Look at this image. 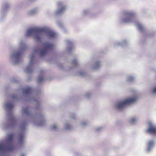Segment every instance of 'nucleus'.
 Listing matches in <instances>:
<instances>
[{
    "label": "nucleus",
    "instance_id": "20",
    "mask_svg": "<svg viewBox=\"0 0 156 156\" xmlns=\"http://www.w3.org/2000/svg\"><path fill=\"white\" fill-rule=\"evenodd\" d=\"M153 92L154 93H156V86L154 87L153 89Z\"/></svg>",
    "mask_w": 156,
    "mask_h": 156
},
{
    "label": "nucleus",
    "instance_id": "12",
    "mask_svg": "<svg viewBox=\"0 0 156 156\" xmlns=\"http://www.w3.org/2000/svg\"><path fill=\"white\" fill-rule=\"evenodd\" d=\"M24 136L23 134H20V135L19 141V142H23V140Z\"/></svg>",
    "mask_w": 156,
    "mask_h": 156
},
{
    "label": "nucleus",
    "instance_id": "25",
    "mask_svg": "<svg viewBox=\"0 0 156 156\" xmlns=\"http://www.w3.org/2000/svg\"><path fill=\"white\" fill-rule=\"evenodd\" d=\"M52 128L53 129H56V128H57V126L56 125H53L52 126Z\"/></svg>",
    "mask_w": 156,
    "mask_h": 156
},
{
    "label": "nucleus",
    "instance_id": "5",
    "mask_svg": "<svg viewBox=\"0 0 156 156\" xmlns=\"http://www.w3.org/2000/svg\"><path fill=\"white\" fill-rule=\"evenodd\" d=\"M148 125L149 127L146 130V132L151 134L156 135V126H153L151 122H149Z\"/></svg>",
    "mask_w": 156,
    "mask_h": 156
},
{
    "label": "nucleus",
    "instance_id": "8",
    "mask_svg": "<svg viewBox=\"0 0 156 156\" xmlns=\"http://www.w3.org/2000/svg\"><path fill=\"white\" fill-rule=\"evenodd\" d=\"M48 34V36L52 37H54L56 35V34L55 32L51 31H49Z\"/></svg>",
    "mask_w": 156,
    "mask_h": 156
},
{
    "label": "nucleus",
    "instance_id": "21",
    "mask_svg": "<svg viewBox=\"0 0 156 156\" xmlns=\"http://www.w3.org/2000/svg\"><path fill=\"white\" fill-rule=\"evenodd\" d=\"M129 20H130L129 19H124L123 21L125 22H129Z\"/></svg>",
    "mask_w": 156,
    "mask_h": 156
},
{
    "label": "nucleus",
    "instance_id": "19",
    "mask_svg": "<svg viewBox=\"0 0 156 156\" xmlns=\"http://www.w3.org/2000/svg\"><path fill=\"white\" fill-rule=\"evenodd\" d=\"M138 27L139 29L140 30H142L143 29V27L142 26V25H141L140 24L138 25Z\"/></svg>",
    "mask_w": 156,
    "mask_h": 156
},
{
    "label": "nucleus",
    "instance_id": "24",
    "mask_svg": "<svg viewBox=\"0 0 156 156\" xmlns=\"http://www.w3.org/2000/svg\"><path fill=\"white\" fill-rule=\"evenodd\" d=\"M133 77H130L129 78V79H128V80H129V81H132V80H133Z\"/></svg>",
    "mask_w": 156,
    "mask_h": 156
},
{
    "label": "nucleus",
    "instance_id": "7",
    "mask_svg": "<svg viewBox=\"0 0 156 156\" xmlns=\"http://www.w3.org/2000/svg\"><path fill=\"white\" fill-rule=\"evenodd\" d=\"M154 144V141L153 140H150L149 141L148 143V151H149L151 147L153 146Z\"/></svg>",
    "mask_w": 156,
    "mask_h": 156
},
{
    "label": "nucleus",
    "instance_id": "16",
    "mask_svg": "<svg viewBox=\"0 0 156 156\" xmlns=\"http://www.w3.org/2000/svg\"><path fill=\"white\" fill-rule=\"evenodd\" d=\"M45 123V121L44 120H42L38 124L39 126H42Z\"/></svg>",
    "mask_w": 156,
    "mask_h": 156
},
{
    "label": "nucleus",
    "instance_id": "22",
    "mask_svg": "<svg viewBox=\"0 0 156 156\" xmlns=\"http://www.w3.org/2000/svg\"><path fill=\"white\" fill-rule=\"evenodd\" d=\"M95 65H96V68L98 67L100 65V63L98 62H96Z\"/></svg>",
    "mask_w": 156,
    "mask_h": 156
},
{
    "label": "nucleus",
    "instance_id": "11",
    "mask_svg": "<svg viewBox=\"0 0 156 156\" xmlns=\"http://www.w3.org/2000/svg\"><path fill=\"white\" fill-rule=\"evenodd\" d=\"M21 55V53L20 52H18L15 54L14 56L17 59H18L20 57Z\"/></svg>",
    "mask_w": 156,
    "mask_h": 156
},
{
    "label": "nucleus",
    "instance_id": "3",
    "mask_svg": "<svg viewBox=\"0 0 156 156\" xmlns=\"http://www.w3.org/2000/svg\"><path fill=\"white\" fill-rule=\"evenodd\" d=\"M54 45L48 43H44L43 44V48L40 52L41 56H43L46 55L49 50L52 49Z\"/></svg>",
    "mask_w": 156,
    "mask_h": 156
},
{
    "label": "nucleus",
    "instance_id": "29",
    "mask_svg": "<svg viewBox=\"0 0 156 156\" xmlns=\"http://www.w3.org/2000/svg\"><path fill=\"white\" fill-rule=\"evenodd\" d=\"M32 58H33V57H31V59H32Z\"/></svg>",
    "mask_w": 156,
    "mask_h": 156
},
{
    "label": "nucleus",
    "instance_id": "6",
    "mask_svg": "<svg viewBox=\"0 0 156 156\" xmlns=\"http://www.w3.org/2000/svg\"><path fill=\"white\" fill-rule=\"evenodd\" d=\"M14 136V134L13 133H12L9 134L7 138L8 141L10 143L12 141Z\"/></svg>",
    "mask_w": 156,
    "mask_h": 156
},
{
    "label": "nucleus",
    "instance_id": "1",
    "mask_svg": "<svg viewBox=\"0 0 156 156\" xmlns=\"http://www.w3.org/2000/svg\"><path fill=\"white\" fill-rule=\"evenodd\" d=\"M46 32V29L44 28H31L29 29L27 31V36L35 34V38L37 41L40 40L42 33Z\"/></svg>",
    "mask_w": 156,
    "mask_h": 156
},
{
    "label": "nucleus",
    "instance_id": "14",
    "mask_svg": "<svg viewBox=\"0 0 156 156\" xmlns=\"http://www.w3.org/2000/svg\"><path fill=\"white\" fill-rule=\"evenodd\" d=\"M23 112L26 114L29 113V110L28 108H25L23 109Z\"/></svg>",
    "mask_w": 156,
    "mask_h": 156
},
{
    "label": "nucleus",
    "instance_id": "18",
    "mask_svg": "<svg viewBox=\"0 0 156 156\" xmlns=\"http://www.w3.org/2000/svg\"><path fill=\"white\" fill-rule=\"evenodd\" d=\"M136 121V119L135 118H132L131 119V120L130 121V122L131 123H133V122H135Z\"/></svg>",
    "mask_w": 156,
    "mask_h": 156
},
{
    "label": "nucleus",
    "instance_id": "4",
    "mask_svg": "<svg viewBox=\"0 0 156 156\" xmlns=\"http://www.w3.org/2000/svg\"><path fill=\"white\" fill-rule=\"evenodd\" d=\"M13 146L11 144L7 145L2 144H0V151H11L14 149Z\"/></svg>",
    "mask_w": 156,
    "mask_h": 156
},
{
    "label": "nucleus",
    "instance_id": "9",
    "mask_svg": "<svg viewBox=\"0 0 156 156\" xmlns=\"http://www.w3.org/2000/svg\"><path fill=\"white\" fill-rule=\"evenodd\" d=\"M32 90L30 87H28L23 91V93L25 94H29L32 91Z\"/></svg>",
    "mask_w": 156,
    "mask_h": 156
},
{
    "label": "nucleus",
    "instance_id": "30",
    "mask_svg": "<svg viewBox=\"0 0 156 156\" xmlns=\"http://www.w3.org/2000/svg\"><path fill=\"white\" fill-rule=\"evenodd\" d=\"M22 156H24L23 155H22Z\"/></svg>",
    "mask_w": 156,
    "mask_h": 156
},
{
    "label": "nucleus",
    "instance_id": "10",
    "mask_svg": "<svg viewBox=\"0 0 156 156\" xmlns=\"http://www.w3.org/2000/svg\"><path fill=\"white\" fill-rule=\"evenodd\" d=\"M6 106L8 108L11 109L13 108L14 105L12 104L8 103L6 104Z\"/></svg>",
    "mask_w": 156,
    "mask_h": 156
},
{
    "label": "nucleus",
    "instance_id": "28",
    "mask_svg": "<svg viewBox=\"0 0 156 156\" xmlns=\"http://www.w3.org/2000/svg\"><path fill=\"white\" fill-rule=\"evenodd\" d=\"M68 129H69L70 127H67Z\"/></svg>",
    "mask_w": 156,
    "mask_h": 156
},
{
    "label": "nucleus",
    "instance_id": "15",
    "mask_svg": "<svg viewBox=\"0 0 156 156\" xmlns=\"http://www.w3.org/2000/svg\"><path fill=\"white\" fill-rule=\"evenodd\" d=\"M43 78L42 77H39L38 80V81L39 83H40L43 80Z\"/></svg>",
    "mask_w": 156,
    "mask_h": 156
},
{
    "label": "nucleus",
    "instance_id": "26",
    "mask_svg": "<svg viewBox=\"0 0 156 156\" xmlns=\"http://www.w3.org/2000/svg\"><path fill=\"white\" fill-rule=\"evenodd\" d=\"M61 4V3L60 2L58 3V5H60Z\"/></svg>",
    "mask_w": 156,
    "mask_h": 156
},
{
    "label": "nucleus",
    "instance_id": "17",
    "mask_svg": "<svg viewBox=\"0 0 156 156\" xmlns=\"http://www.w3.org/2000/svg\"><path fill=\"white\" fill-rule=\"evenodd\" d=\"M128 15L129 17H132L133 16L134 14L132 12H129L128 13Z\"/></svg>",
    "mask_w": 156,
    "mask_h": 156
},
{
    "label": "nucleus",
    "instance_id": "2",
    "mask_svg": "<svg viewBox=\"0 0 156 156\" xmlns=\"http://www.w3.org/2000/svg\"><path fill=\"white\" fill-rule=\"evenodd\" d=\"M137 99L136 97L129 98L119 102L117 105V107L118 109L123 108L126 105H129L134 102Z\"/></svg>",
    "mask_w": 156,
    "mask_h": 156
},
{
    "label": "nucleus",
    "instance_id": "23",
    "mask_svg": "<svg viewBox=\"0 0 156 156\" xmlns=\"http://www.w3.org/2000/svg\"><path fill=\"white\" fill-rule=\"evenodd\" d=\"M72 62L73 64H76L77 63V61L76 60H74Z\"/></svg>",
    "mask_w": 156,
    "mask_h": 156
},
{
    "label": "nucleus",
    "instance_id": "13",
    "mask_svg": "<svg viewBox=\"0 0 156 156\" xmlns=\"http://www.w3.org/2000/svg\"><path fill=\"white\" fill-rule=\"evenodd\" d=\"M66 9L65 7H63L60 9H59L57 12V13L58 14L62 12Z\"/></svg>",
    "mask_w": 156,
    "mask_h": 156
},
{
    "label": "nucleus",
    "instance_id": "27",
    "mask_svg": "<svg viewBox=\"0 0 156 156\" xmlns=\"http://www.w3.org/2000/svg\"><path fill=\"white\" fill-rule=\"evenodd\" d=\"M39 50H37L36 51H39Z\"/></svg>",
    "mask_w": 156,
    "mask_h": 156
}]
</instances>
